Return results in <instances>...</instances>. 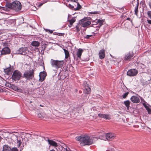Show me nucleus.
<instances>
[{"label":"nucleus","instance_id":"obj_1","mask_svg":"<svg viewBox=\"0 0 151 151\" xmlns=\"http://www.w3.org/2000/svg\"><path fill=\"white\" fill-rule=\"evenodd\" d=\"M76 140L81 142V144L84 145H89L93 143L92 138L86 135H81L76 137Z\"/></svg>","mask_w":151,"mask_h":151},{"label":"nucleus","instance_id":"obj_2","mask_svg":"<svg viewBox=\"0 0 151 151\" xmlns=\"http://www.w3.org/2000/svg\"><path fill=\"white\" fill-rule=\"evenodd\" d=\"M6 6V7L11 8L16 12L19 11L22 8L21 3L18 1H14L12 3L7 2Z\"/></svg>","mask_w":151,"mask_h":151},{"label":"nucleus","instance_id":"obj_3","mask_svg":"<svg viewBox=\"0 0 151 151\" xmlns=\"http://www.w3.org/2000/svg\"><path fill=\"white\" fill-rule=\"evenodd\" d=\"M64 63V60H54L51 59L50 60V64L52 67L56 70L61 68Z\"/></svg>","mask_w":151,"mask_h":151},{"label":"nucleus","instance_id":"obj_4","mask_svg":"<svg viewBox=\"0 0 151 151\" xmlns=\"http://www.w3.org/2000/svg\"><path fill=\"white\" fill-rule=\"evenodd\" d=\"M115 134L112 133H108L105 134H103L102 135H100L99 138L101 140H104L106 139L108 140H112L115 137Z\"/></svg>","mask_w":151,"mask_h":151},{"label":"nucleus","instance_id":"obj_5","mask_svg":"<svg viewBox=\"0 0 151 151\" xmlns=\"http://www.w3.org/2000/svg\"><path fill=\"white\" fill-rule=\"evenodd\" d=\"M34 71L33 69L26 71L23 74V77L27 80L32 79L34 77Z\"/></svg>","mask_w":151,"mask_h":151},{"label":"nucleus","instance_id":"obj_6","mask_svg":"<svg viewBox=\"0 0 151 151\" xmlns=\"http://www.w3.org/2000/svg\"><path fill=\"white\" fill-rule=\"evenodd\" d=\"M91 19L90 17H85L81 20L82 25L83 27H88L91 24V22L89 20Z\"/></svg>","mask_w":151,"mask_h":151},{"label":"nucleus","instance_id":"obj_7","mask_svg":"<svg viewBox=\"0 0 151 151\" xmlns=\"http://www.w3.org/2000/svg\"><path fill=\"white\" fill-rule=\"evenodd\" d=\"M29 53L28 48L26 47L20 48L17 51V54L20 55H27Z\"/></svg>","mask_w":151,"mask_h":151},{"label":"nucleus","instance_id":"obj_8","mask_svg":"<svg viewBox=\"0 0 151 151\" xmlns=\"http://www.w3.org/2000/svg\"><path fill=\"white\" fill-rule=\"evenodd\" d=\"M21 74L20 72L17 70H16L13 72L12 78L14 81L18 80L20 79Z\"/></svg>","mask_w":151,"mask_h":151},{"label":"nucleus","instance_id":"obj_9","mask_svg":"<svg viewBox=\"0 0 151 151\" xmlns=\"http://www.w3.org/2000/svg\"><path fill=\"white\" fill-rule=\"evenodd\" d=\"M83 87L84 93L87 94L90 93L91 91V88L87 84V82L86 81H84L83 82Z\"/></svg>","mask_w":151,"mask_h":151},{"label":"nucleus","instance_id":"obj_10","mask_svg":"<svg viewBox=\"0 0 151 151\" xmlns=\"http://www.w3.org/2000/svg\"><path fill=\"white\" fill-rule=\"evenodd\" d=\"M138 73V70L135 69H132L129 70L127 72V75L130 77H133L136 76Z\"/></svg>","mask_w":151,"mask_h":151},{"label":"nucleus","instance_id":"obj_11","mask_svg":"<svg viewBox=\"0 0 151 151\" xmlns=\"http://www.w3.org/2000/svg\"><path fill=\"white\" fill-rule=\"evenodd\" d=\"M134 54L132 52H129L125 55L124 60L126 61H129L131 59L133 58Z\"/></svg>","mask_w":151,"mask_h":151},{"label":"nucleus","instance_id":"obj_12","mask_svg":"<svg viewBox=\"0 0 151 151\" xmlns=\"http://www.w3.org/2000/svg\"><path fill=\"white\" fill-rule=\"evenodd\" d=\"M11 51L9 47H4L1 51V55H5L9 54L10 53Z\"/></svg>","mask_w":151,"mask_h":151},{"label":"nucleus","instance_id":"obj_13","mask_svg":"<svg viewBox=\"0 0 151 151\" xmlns=\"http://www.w3.org/2000/svg\"><path fill=\"white\" fill-rule=\"evenodd\" d=\"M6 25H12L14 26L16 24V20L15 19H8L6 20L5 22Z\"/></svg>","mask_w":151,"mask_h":151},{"label":"nucleus","instance_id":"obj_14","mask_svg":"<svg viewBox=\"0 0 151 151\" xmlns=\"http://www.w3.org/2000/svg\"><path fill=\"white\" fill-rule=\"evenodd\" d=\"M130 100L132 102L134 103H138L140 102V99L138 96H133L130 98Z\"/></svg>","mask_w":151,"mask_h":151},{"label":"nucleus","instance_id":"obj_15","mask_svg":"<svg viewBox=\"0 0 151 151\" xmlns=\"http://www.w3.org/2000/svg\"><path fill=\"white\" fill-rule=\"evenodd\" d=\"M47 75L45 71L40 72L39 74V80L40 81H42L45 79Z\"/></svg>","mask_w":151,"mask_h":151},{"label":"nucleus","instance_id":"obj_16","mask_svg":"<svg viewBox=\"0 0 151 151\" xmlns=\"http://www.w3.org/2000/svg\"><path fill=\"white\" fill-rule=\"evenodd\" d=\"M83 51V50L82 49L79 48L76 54L77 58L81 59V57Z\"/></svg>","mask_w":151,"mask_h":151},{"label":"nucleus","instance_id":"obj_17","mask_svg":"<svg viewBox=\"0 0 151 151\" xmlns=\"http://www.w3.org/2000/svg\"><path fill=\"white\" fill-rule=\"evenodd\" d=\"M145 66L143 64L140 63L137 66V69H139V71L141 72H143V69L145 68Z\"/></svg>","mask_w":151,"mask_h":151},{"label":"nucleus","instance_id":"obj_18","mask_svg":"<svg viewBox=\"0 0 151 151\" xmlns=\"http://www.w3.org/2000/svg\"><path fill=\"white\" fill-rule=\"evenodd\" d=\"M47 141L48 142L50 146H52L54 147H56L57 146V144L54 141L50 140L49 139H47Z\"/></svg>","mask_w":151,"mask_h":151},{"label":"nucleus","instance_id":"obj_19","mask_svg":"<svg viewBox=\"0 0 151 151\" xmlns=\"http://www.w3.org/2000/svg\"><path fill=\"white\" fill-rule=\"evenodd\" d=\"M98 116L100 118H103L106 119H110V117L107 114H98Z\"/></svg>","mask_w":151,"mask_h":151},{"label":"nucleus","instance_id":"obj_20","mask_svg":"<svg viewBox=\"0 0 151 151\" xmlns=\"http://www.w3.org/2000/svg\"><path fill=\"white\" fill-rule=\"evenodd\" d=\"M143 104L148 111V113L150 114L151 113V106H150L149 105H147L144 103H143Z\"/></svg>","mask_w":151,"mask_h":151},{"label":"nucleus","instance_id":"obj_21","mask_svg":"<svg viewBox=\"0 0 151 151\" xmlns=\"http://www.w3.org/2000/svg\"><path fill=\"white\" fill-rule=\"evenodd\" d=\"M99 56L100 59H103L105 57V52L104 50H100L99 54Z\"/></svg>","mask_w":151,"mask_h":151},{"label":"nucleus","instance_id":"obj_22","mask_svg":"<svg viewBox=\"0 0 151 151\" xmlns=\"http://www.w3.org/2000/svg\"><path fill=\"white\" fill-rule=\"evenodd\" d=\"M96 22L98 23H99V26H98L96 27L97 28L96 29L98 30L100 27H101L103 24L104 21L103 20H101L100 19H98L97 20Z\"/></svg>","mask_w":151,"mask_h":151},{"label":"nucleus","instance_id":"obj_23","mask_svg":"<svg viewBox=\"0 0 151 151\" xmlns=\"http://www.w3.org/2000/svg\"><path fill=\"white\" fill-rule=\"evenodd\" d=\"M11 148L8 145H5L3 146L2 151H10Z\"/></svg>","mask_w":151,"mask_h":151},{"label":"nucleus","instance_id":"obj_24","mask_svg":"<svg viewBox=\"0 0 151 151\" xmlns=\"http://www.w3.org/2000/svg\"><path fill=\"white\" fill-rule=\"evenodd\" d=\"M9 67L7 68L4 69V71L5 73L7 74H9L10 72L12 70V69L10 65H9Z\"/></svg>","mask_w":151,"mask_h":151},{"label":"nucleus","instance_id":"obj_25","mask_svg":"<svg viewBox=\"0 0 151 151\" xmlns=\"http://www.w3.org/2000/svg\"><path fill=\"white\" fill-rule=\"evenodd\" d=\"M124 105L127 108V109L129 110V105L130 104V101L129 100H127L125 101L124 102Z\"/></svg>","mask_w":151,"mask_h":151},{"label":"nucleus","instance_id":"obj_26","mask_svg":"<svg viewBox=\"0 0 151 151\" xmlns=\"http://www.w3.org/2000/svg\"><path fill=\"white\" fill-rule=\"evenodd\" d=\"M63 50L64 51L65 55V58L66 59L68 58L69 56V53L68 50L64 48L63 49Z\"/></svg>","mask_w":151,"mask_h":151},{"label":"nucleus","instance_id":"obj_27","mask_svg":"<svg viewBox=\"0 0 151 151\" xmlns=\"http://www.w3.org/2000/svg\"><path fill=\"white\" fill-rule=\"evenodd\" d=\"M40 44L38 41H33L32 42L31 45L33 46L38 47L40 45Z\"/></svg>","mask_w":151,"mask_h":151},{"label":"nucleus","instance_id":"obj_28","mask_svg":"<svg viewBox=\"0 0 151 151\" xmlns=\"http://www.w3.org/2000/svg\"><path fill=\"white\" fill-rule=\"evenodd\" d=\"M76 17H73L71 19L68 20V21L70 23V24L71 25H72L73 23L76 21Z\"/></svg>","mask_w":151,"mask_h":151},{"label":"nucleus","instance_id":"obj_29","mask_svg":"<svg viewBox=\"0 0 151 151\" xmlns=\"http://www.w3.org/2000/svg\"><path fill=\"white\" fill-rule=\"evenodd\" d=\"M76 4H75V6H76V5H77V7L76 8H74V10L75 11L79 10L81 8V6L80 5L79 3L78 2L76 3Z\"/></svg>","mask_w":151,"mask_h":151},{"label":"nucleus","instance_id":"obj_30","mask_svg":"<svg viewBox=\"0 0 151 151\" xmlns=\"http://www.w3.org/2000/svg\"><path fill=\"white\" fill-rule=\"evenodd\" d=\"M6 22V20L4 19H2L0 20V24L3 26L6 25L5 22Z\"/></svg>","mask_w":151,"mask_h":151},{"label":"nucleus","instance_id":"obj_31","mask_svg":"<svg viewBox=\"0 0 151 151\" xmlns=\"http://www.w3.org/2000/svg\"><path fill=\"white\" fill-rule=\"evenodd\" d=\"M48 1H49L48 0H44L42 1V2L40 3L39 5V6L40 7L41 6H42L43 4L46 3Z\"/></svg>","mask_w":151,"mask_h":151},{"label":"nucleus","instance_id":"obj_32","mask_svg":"<svg viewBox=\"0 0 151 151\" xmlns=\"http://www.w3.org/2000/svg\"><path fill=\"white\" fill-rule=\"evenodd\" d=\"M2 45L4 47H9V45L6 42H2Z\"/></svg>","mask_w":151,"mask_h":151},{"label":"nucleus","instance_id":"obj_33","mask_svg":"<svg viewBox=\"0 0 151 151\" xmlns=\"http://www.w3.org/2000/svg\"><path fill=\"white\" fill-rule=\"evenodd\" d=\"M135 14L137 15V13L138 12V4L137 5V6L135 7V9L134 10Z\"/></svg>","mask_w":151,"mask_h":151},{"label":"nucleus","instance_id":"obj_34","mask_svg":"<svg viewBox=\"0 0 151 151\" xmlns=\"http://www.w3.org/2000/svg\"><path fill=\"white\" fill-rule=\"evenodd\" d=\"M93 36V35H86L85 37H84V38L86 39H90L91 38V37Z\"/></svg>","mask_w":151,"mask_h":151},{"label":"nucleus","instance_id":"obj_35","mask_svg":"<svg viewBox=\"0 0 151 151\" xmlns=\"http://www.w3.org/2000/svg\"><path fill=\"white\" fill-rule=\"evenodd\" d=\"M129 93V92H127L126 93H124L122 96L123 98L124 99L126 98V97L127 96Z\"/></svg>","mask_w":151,"mask_h":151},{"label":"nucleus","instance_id":"obj_36","mask_svg":"<svg viewBox=\"0 0 151 151\" xmlns=\"http://www.w3.org/2000/svg\"><path fill=\"white\" fill-rule=\"evenodd\" d=\"M9 133L8 132H4L2 134V135L4 136V137L5 138H7L8 137V136H6L7 135L9 134Z\"/></svg>","mask_w":151,"mask_h":151},{"label":"nucleus","instance_id":"obj_37","mask_svg":"<svg viewBox=\"0 0 151 151\" xmlns=\"http://www.w3.org/2000/svg\"><path fill=\"white\" fill-rule=\"evenodd\" d=\"M147 14L149 18L151 19V11H147Z\"/></svg>","mask_w":151,"mask_h":151},{"label":"nucleus","instance_id":"obj_38","mask_svg":"<svg viewBox=\"0 0 151 151\" xmlns=\"http://www.w3.org/2000/svg\"><path fill=\"white\" fill-rule=\"evenodd\" d=\"M100 11H94V12H90V13L91 14H99L100 13Z\"/></svg>","mask_w":151,"mask_h":151},{"label":"nucleus","instance_id":"obj_39","mask_svg":"<svg viewBox=\"0 0 151 151\" xmlns=\"http://www.w3.org/2000/svg\"><path fill=\"white\" fill-rule=\"evenodd\" d=\"M18 88L16 86L14 85L12 86V88L16 91L18 90Z\"/></svg>","mask_w":151,"mask_h":151},{"label":"nucleus","instance_id":"obj_40","mask_svg":"<svg viewBox=\"0 0 151 151\" xmlns=\"http://www.w3.org/2000/svg\"><path fill=\"white\" fill-rule=\"evenodd\" d=\"M22 142H21L20 141H19L18 140H17V146L18 147H19L20 146Z\"/></svg>","mask_w":151,"mask_h":151},{"label":"nucleus","instance_id":"obj_41","mask_svg":"<svg viewBox=\"0 0 151 151\" xmlns=\"http://www.w3.org/2000/svg\"><path fill=\"white\" fill-rule=\"evenodd\" d=\"M107 151H115L114 148L113 147H109Z\"/></svg>","mask_w":151,"mask_h":151},{"label":"nucleus","instance_id":"obj_42","mask_svg":"<svg viewBox=\"0 0 151 151\" xmlns=\"http://www.w3.org/2000/svg\"><path fill=\"white\" fill-rule=\"evenodd\" d=\"M68 7L70 9L74 10V8H74V6H73L70 4H68Z\"/></svg>","mask_w":151,"mask_h":151},{"label":"nucleus","instance_id":"obj_43","mask_svg":"<svg viewBox=\"0 0 151 151\" xmlns=\"http://www.w3.org/2000/svg\"><path fill=\"white\" fill-rule=\"evenodd\" d=\"M11 151H18L16 147H13L11 149Z\"/></svg>","mask_w":151,"mask_h":151},{"label":"nucleus","instance_id":"obj_44","mask_svg":"<svg viewBox=\"0 0 151 151\" xmlns=\"http://www.w3.org/2000/svg\"><path fill=\"white\" fill-rule=\"evenodd\" d=\"M76 31L77 32H78L80 31V28L78 26H76Z\"/></svg>","mask_w":151,"mask_h":151},{"label":"nucleus","instance_id":"obj_45","mask_svg":"<svg viewBox=\"0 0 151 151\" xmlns=\"http://www.w3.org/2000/svg\"><path fill=\"white\" fill-rule=\"evenodd\" d=\"M46 31H49V32L51 33V34H52L53 33V30H50L49 29H46Z\"/></svg>","mask_w":151,"mask_h":151},{"label":"nucleus","instance_id":"obj_46","mask_svg":"<svg viewBox=\"0 0 151 151\" xmlns=\"http://www.w3.org/2000/svg\"><path fill=\"white\" fill-rule=\"evenodd\" d=\"M64 34V33H58L57 35L59 36H61L63 35Z\"/></svg>","mask_w":151,"mask_h":151},{"label":"nucleus","instance_id":"obj_47","mask_svg":"<svg viewBox=\"0 0 151 151\" xmlns=\"http://www.w3.org/2000/svg\"><path fill=\"white\" fill-rule=\"evenodd\" d=\"M148 4L150 8L151 9V0H150L148 2Z\"/></svg>","mask_w":151,"mask_h":151},{"label":"nucleus","instance_id":"obj_48","mask_svg":"<svg viewBox=\"0 0 151 151\" xmlns=\"http://www.w3.org/2000/svg\"><path fill=\"white\" fill-rule=\"evenodd\" d=\"M17 91L19 92H21V93L23 92L22 90V89H21V88H18V90Z\"/></svg>","mask_w":151,"mask_h":151},{"label":"nucleus","instance_id":"obj_49","mask_svg":"<svg viewBox=\"0 0 151 151\" xmlns=\"http://www.w3.org/2000/svg\"><path fill=\"white\" fill-rule=\"evenodd\" d=\"M148 83L147 81H145L144 82V83L143 84V86L146 85L147 84H148Z\"/></svg>","mask_w":151,"mask_h":151},{"label":"nucleus","instance_id":"obj_50","mask_svg":"<svg viewBox=\"0 0 151 151\" xmlns=\"http://www.w3.org/2000/svg\"><path fill=\"white\" fill-rule=\"evenodd\" d=\"M139 96L140 98V99H141V101H144V102H145V101H144V99H143L142 97H140L139 96Z\"/></svg>","mask_w":151,"mask_h":151},{"label":"nucleus","instance_id":"obj_51","mask_svg":"<svg viewBox=\"0 0 151 151\" xmlns=\"http://www.w3.org/2000/svg\"><path fill=\"white\" fill-rule=\"evenodd\" d=\"M78 0H71L72 1L74 2L75 3L77 2V1H78Z\"/></svg>","mask_w":151,"mask_h":151},{"label":"nucleus","instance_id":"obj_52","mask_svg":"<svg viewBox=\"0 0 151 151\" xmlns=\"http://www.w3.org/2000/svg\"><path fill=\"white\" fill-rule=\"evenodd\" d=\"M126 19L127 20H129V21H130V19L129 18V17H128Z\"/></svg>","mask_w":151,"mask_h":151},{"label":"nucleus","instance_id":"obj_53","mask_svg":"<svg viewBox=\"0 0 151 151\" xmlns=\"http://www.w3.org/2000/svg\"><path fill=\"white\" fill-rule=\"evenodd\" d=\"M72 25H71L70 24L68 25V26L69 27H71Z\"/></svg>","mask_w":151,"mask_h":151},{"label":"nucleus","instance_id":"obj_54","mask_svg":"<svg viewBox=\"0 0 151 151\" xmlns=\"http://www.w3.org/2000/svg\"><path fill=\"white\" fill-rule=\"evenodd\" d=\"M90 27H93V24H91L90 26Z\"/></svg>","mask_w":151,"mask_h":151},{"label":"nucleus","instance_id":"obj_55","mask_svg":"<svg viewBox=\"0 0 151 151\" xmlns=\"http://www.w3.org/2000/svg\"><path fill=\"white\" fill-rule=\"evenodd\" d=\"M73 57H74V59H76V56H75V55H73Z\"/></svg>","mask_w":151,"mask_h":151},{"label":"nucleus","instance_id":"obj_56","mask_svg":"<svg viewBox=\"0 0 151 151\" xmlns=\"http://www.w3.org/2000/svg\"><path fill=\"white\" fill-rule=\"evenodd\" d=\"M96 33H94V32H92V34L93 35H94Z\"/></svg>","mask_w":151,"mask_h":151},{"label":"nucleus","instance_id":"obj_57","mask_svg":"<svg viewBox=\"0 0 151 151\" xmlns=\"http://www.w3.org/2000/svg\"><path fill=\"white\" fill-rule=\"evenodd\" d=\"M50 151H55V150L53 149L50 150Z\"/></svg>","mask_w":151,"mask_h":151},{"label":"nucleus","instance_id":"obj_58","mask_svg":"<svg viewBox=\"0 0 151 151\" xmlns=\"http://www.w3.org/2000/svg\"><path fill=\"white\" fill-rule=\"evenodd\" d=\"M131 22L132 23V20H131Z\"/></svg>","mask_w":151,"mask_h":151},{"label":"nucleus","instance_id":"obj_59","mask_svg":"<svg viewBox=\"0 0 151 151\" xmlns=\"http://www.w3.org/2000/svg\"><path fill=\"white\" fill-rule=\"evenodd\" d=\"M78 60V59L77 58L76 59V60Z\"/></svg>","mask_w":151,"mask_h":151}]
</instances>
